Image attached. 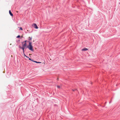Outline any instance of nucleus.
I'll list each match as a JSON object with an SVG mask.
<instances>
[{
  "label": "nucleus",
  "mask_w": 120,
  "mask_h": 120,
  "mask_svg": "<svg viewBox=\"0 0 120 120\" xmlns=\"http://www.w3.org/2000/svg\"><path fill=\"white\" fill-rule=\"evenodd\" d=\"M27 48H28L29 49L32 51H33V47L31 43L30 42L29 43V45L27 46Z\"/></svg>",
  "instance_id": "nucleus-1"
},
{
  "label": "nucleus",
  "mask_w": 120,
  "mask_h": 120,
  "mask_svg": "<svg viewBox=\"0 0 120 120\" xmlns=\"http://www.w3.org/2000/svg\"><path fill=\"white\" fill-rule=\"evenodd\" d=\"M32 26L35 29H38V27L35 23H33L32 25Z\"/></svg>",
  "instance_id": "nucleus-2"
},
{
  "label": "nucleus",
  "mask_w": 120,
  "mask_h": 120,
  "mask_svg": "<svg viewBox=\"0 0 120 120\" xmlns=\"http://www.w3.org/2000/svg\"><path fill=\"white\" fill-rule=\"evenodd\" d=\"M22 46L23 47L25 48L26 46V43H25L24 44H23Z\"/></svg>",
  "instance_id": "nucleus-3"
},
{
  "label": "nucleus",
  "mask_w": 120,
  "mask_h": 120,
  "mask_svg": "<svg viewBox=\"0 0 120 120\" xmlns=\"http://www.w3.org/2000/svg\"><path fill=\"white\" fill-rule=\"evenodd\" d=\"M9 13L10 14V15L11 16H13V14L11 13V10H10L9 11Z\"/></svg>",
  "instance_id": "nucleus-4"
},
{
  "label": "nucleus",
  "mask_w": 120,
  "mask_h": 120,
  "mask_svg": "<svg viewBox=\"0 0 120 120\" xmlns=\"http://www.w3.org/2000/svg\"><path fill=\"white\" fill-rule=\"evenodd\" d=\"M88 50V49L86 48H84L82 50V51H86Z\"/></svg>",
  "instance_id": "nucleus-5"
},
{
  "label": "nucleus",
  "mask_w": 120,
  "mask_h": 120,
  "mask_svg": "<svg viewBox=\"0 0 120 120\" xmlns=\"http://www.w3.org/2000/svg\"><path fill=\"white\" fill-rule=\"evenodd\" d=\"M25 48H24V47H22V48H21V49H22L23 50V53H24V49Z\"/></svg>",
  "instance_id": "nucleus-6"
},
{
  "label": "nucleus",
  "mask_w": 120,
  "mask_h": 120,
  "mask_svg": "<svg viewBox=\"0 0 120 120\" xmlns=\"http://www.w3.org/2000/svg\"><path fill=\"white\" fill-rule=\"evenodd\" d=\"M33 62H35V63H41V62H37V61H33Z\"/></svg>",
  "instance_id": "nucleus-7"
},
{
  "label": "nucleus",
  "mask_w": 120,
  "mask_h": 120,
  "mask_svg": "<svg viewBox=\"0 0 120 120\" xmlns=\"http://www.w3.org/2000/svg\"><path fill=\"white\" fill-rule=\"evenodd\" d=\"M32 38L31 37H29L28 39L29 40H32Z\"/></svg>",
  "instance_id": "nucleus-8"
},
{
  "label": "nucleus",
  "mask_w": 120,
  "mask_h": 120,
  "mask_svg": "<svg viewBox=\"0 0 120 120\" xmlns=\"http://www.w3.org/2000/svg\"><path fill=\"white\" fill-rule=\"evenodd\" d=\"M26 41H24L23 42H22V44L23 43H26Z\"/></svg>",
  "instance_id": "nucleus-9"
},
{
  "label": "nucleus",
  "mask_w": 120,
  "mask_h": 120,
  "mask_svg": "<svg viewBox=\"0 0 120 120\" xmlns=\"http://www.w3.org/2000/svg\"><path fill=\"white\" fill-rule=\"evenodd\" d=\"M57 87L58 88H60V86H57Z\"/></svg>",
  "instance_id": "nucleus-10"
},
{
  "label": "nucleus",
  "mask_w": 120,
  "mask_h": 120,
  "mask_svg": "<svg viewBox=\"0 0 120 120\" xmlns=\"http://www.w3.org/2000/svg\"><path fill=\"white\" fill-rule=\"evenodd\" d=\"M20 30H22V28L21 27H20Z\"/></svg>",
  "instance_id": "nucleus-11"
},
{
  "label": "nucleus",
  "mask_w": 120,
  "mask_h": 120,
  "mask_svg": "<svg viewBox=\"0 0 120 120\" xmlns=\"http://www.w3.org/2000/svg\"><path fill=\"white\" fill-rule=\"evenodd\" d=\"M20 37V35H18V36L17 37V38H19Z\"/></svg>",
  "instance_id": "nucleus-12"
},
{
  "label": "nucleus",
  "mask_w": 120,
  "mask_h": 120,
  "mask_svg": "<svg viewBox=\"0 0 120 120\" xmlns=\"http://www.w3.org/2000/svg\"><path fill=\"white\" fill-rule=\"evenodd\" d=\"M29 60L31 61H33H33H34L33 60H32L30 58H29Z\"/></svg>",
  "instance_id": "nucleus-13"
},
{
  "label": "nucleus",
  "mask_w": 120,
  "mask_h": 120,
  "mask_svg": "<svg viewBox=\"0 0 120 120\" xmlns=\"http://www.w3.org/2000/svg\"><path fill=\"white\" fill-rule=\"evenodd\" d=\"M24 55L26 57L28 58H29L28 57H27V56L25 54H24Z\"/></svg>",
  "instance_id": "nucleus-14"
},
{
  "label": "nucleus",
  "mask_w": 120,
  "mask_h": 120,
  "mask_svg": "<svg viewBox=\"0 0 120 120\" xmlns=\"http://www.w3.org/2000/svg\"><path fill=\"white\" fill-rule=\"evenodd\" d=\"M19 48L21 49V48H22V47L21 46H19Z\"/></svg>",
  "instance_id": "nucleus-15"
},
{
  "label": "nucleus",
  "mask_w": 120,
  "mask_h": 120,
  "mask_svg": "<svg viewBox=\"0 0 120 120\" xmlns=\"http://www.w3.org/2000/svg\"><path fill=\"white\" fill-rule=\"evenodd\" d=\"M73 90V91H74L75 90Z\"/></svg>",
  "instance_id": "nucleus-16"
},
{
  "label": "nucleus",
  "mask_w": 120,
  "mask_h": 120,
  "mask_svg": "<svg viewBox=\"0 0 120 120\" xmlns=\"http://www.w3.org/2000/svg\"><path fill=\"white\" fill-rule=\"evenodd\" d=\"M17 12H18V11H17Z\"/></svg>",
  "instance_id": "nucleus-17"
},
{
  "label": "nucleus",
  "mask_w": 120,
  "mask_h": 120,
  "mask_svg": "<svg viewBox=\"0 0 120 120\" xmlns=\"http://www.w3.org/2000/svg\"><path fill=\"white\" fill-rule=\"evenodd\" d=\"M11 57H12V55H11Z\"/></svg>",
  "instance_id": "nucleus-18"
}]
</instances>
